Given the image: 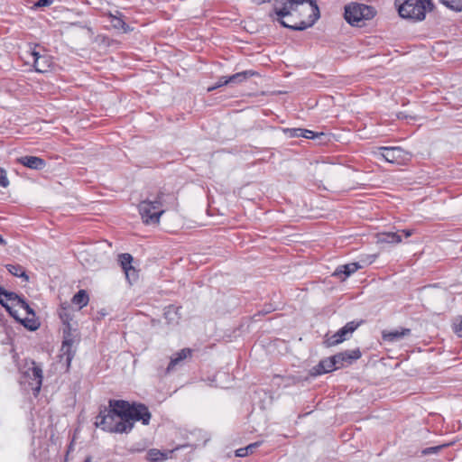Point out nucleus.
I'll return each mask as SVG.
<instances>
[{
    "instance_id": "nucleus-17",
    "label": "nucleus",
    "mask_w": 462,
    "mask_h": 462,
    "mask_svg": "<svg viewBox=\"0 0 462 462\" xmlns=\"http://www.w3.org/2000/svg\"><path fill=\"white\" fill-rule=\"evenodd\" d=\"M254 75H255L254 71L245 70V71L238 72L234 75L228 76L227 81H229V84H240Z\"/></svg>"
},
{
    "instance_id": "nucleus-22",
    "label": "nucleus",
    "mask_w": 462,
    "mask_h": 462,
    "mask_svg": "<svg viewBox=\"0 0 462 462\" xmlns=\"http://www.w3.org/2000/svg\"><path fill=\"white\" fill-rule=\"evenodd\" d=\"M380 241L383 243L399 244L402 242V237L398 233L387 232L381 235Z\"/></svg>"
},
{
    "instance_id": "nucleus-12",
    "label": "nucleus",
    "mask_w": 462,
    "mask_h": 462,
    "mask_svg": "<svg viewBox=\"0 0 462 462\" xmlns=\"http://www.w3.org/2000/svg\"><path fill=\"white\" fill-rule=\"evenodd\" d=\"M17 162L29 169L37 171L42 170L46 166V162L37 156H22L17 159Z\"/></svg>"
},
{
    "instance_id": "nucleus-6",
    "label": "nucleus",
    "mask_w": 462,
    "mask_h": 462,
    "mask_svg": "<svg viewBox=\"0 0 462 462\" xmlns=\"http://www.w3.org/2000/svg\"><path fill=\"white\" fill-rule=\"evenodd\" d=\"M23 378V383H27L32 391L33 395L37 396L42 384V369L32 362V366L29 367L24 372Z\"/></svg>"
},
{
    "instance_id": "nucleus-21",
    "label": "nucleus",
    "mask_w": 462,
    "mask_h": 462,
    "mask_svg": "<svg viewBox=\"0 0 462 462\" xmlns=\"http://www.w3.org/2000/svg\"><path fill=\"white\" fill-rule=\"evenodd\" d=\"M59 316L63 323L69 324V322L72 319L71 308L69 304L63 303L60 305L59 310Z\"/></svg>"
},
{
    "instance_id": "nucleus-4",
    "label": "nucleus",
    "mask_w": 462,
    "mask_h": 462,
    "mask_svg": "<svg viewBox=\"0 0 462 462\" xmlns=\"http://www.w3.org/2000/svg\"><path fill=\"white\" fill-rule=\"evenodd\" d=\"M165 194L160 191L153 199H145L138 205L139 213L145 224H159L162 215L165 212Z\"/></svg>"
},
{
    "instance_id": "nucleus-7",
    "label": "nucleus",
    "mask_w": 462,
    "mask_h": 462,
    "mask_svg": "<svg viewBox=\"0 0 462 462\" xmlns=\"http://www.w3.org/2000/svg\"><path fill=\"white\" fill-rule=\"evenodd\" d=\"M363 323L362 320L356 321L352 320L347 322L343 328H341L337 332L328 337L325 340V344L327 346H333L338 345L345 340H346L352 333Z\"/></svg>"
},
{
    "instance_id": "nucleus-18",
    "label": "nucleus",
    "mask_w": 462,
    "mask_h": 462,
    "mask_svg": "<svg viewBox=\"0 0 462 462\" xmlns=\"http://www.w3.org/2000/svg\"><path fill=\"white\" fill-rule=\"evenodd\" d=\"M179 308L173 305H170L165 308L164 317L169 323H178L180 319Z\"/></svg>"
},
{
    "instance_id": "nucleus-39",
    "label": "nucleus",
    "mask_w": 462,
    "mask_h": 462,
    "mask_svg": "<svg viewBox=\"0 0 462 462\" xmlns=\"http://www.w3.org/2000/svg\"><path fill=\"white\" fill-rule=\"evenodd\" d=\"M402 233L404 234V236L406 237H409L413 234V230L412 229H404V230H402Z\"/></svg>"
},
{
    "instance_id": "nucleus-24",
    "label": "nucleus",
    "mask_w": 462,
    "mask_h": 462,
    "mask_svg": "<svg viewBox=\"0 0 462 462\" xmlns=\"http://www.w3.org/2000/svg\"><path fill=\"white\" fill-rule=\"evenodd\" d=\"M118 260L120 265L124 271L129 269V267L133 266V256L130 254H121L118 256Z\"/></svg>"
},
{
    "instance_id": "nucleus-3",
    "label": "nucleus",
    "mask_w": 462,
    "mask_h": 462,
    "mask_svg": "<svg viewBox=\"0 0 462 462\" xmlns=\"http://www.w3.org/2000/svg\"><path fill=\"white\" fill-rule=\"evenodd\" d=\"M399 14L414 22L423 21L433 8L431 0H395Z\"/></svg>"
},
{
    "instance_id": "nucleus-16",
    "label": "nucleus",
    "mask_w": 462,
    "mask_h": 462,
    "mask_svg": "<svg viewBox=\"0 0 462 462\" xmlns=\"http://www.w3.org/2000/svg\"><path fill=\"white\" fill-rule=\"evenodd\" d=\"M411 334V329L409 328H401L388 331V332H383V338L385 341L388 342H396L402 339V337L409 336Z\"/></svg>"
},
{
    "instance_id": "nucleus-32",
    "label": "nucleus",
    "mask_w": 462,
    "mask_h": 462,
    "mask_svg": "<svg viewBox=\"0 0 462 462\" xmlns=\"http://www.w3.org/2000/svg\"><path fill=\"white\" fill-rule=\"evenodd\" d=\"M9 185V180L5 170L0 168V187L6 188Z\"/></svg>"
},
{
    "instance_id": "nucleus-31",
    "label": "nucleus",
    "mask_w": 462,
    "mask_h": 462,
    "mask_svg": "<svg viewBox=\"0 0 462 462\" xmlns=\"http://www.w3.org/2000/svg\"><path fill=\"white\" fill-rule=\"evenodd\" d=\"M229 84V81H227V77H221L218 81L217 82V84L213 87H210L208 88V91H213L222 86H225V85H227Z\"/></svg>"
},
{
    "instance_id": "nucleus-28",
    "label": "nucleus",
    "mask_w": 462,
    "mask_h": 462,
    "mask_svg": "<svg viewBox=\"0 0 462 462\" xmlns=\"http://www.w3.org/2000/svg\"><path fill=\"white\" fill-rule=\"evenodd\" d=\"M258 445L259 444L256 442V443L250 444L245 448H239L236 451V455L237 457H245L248 454V448H256L258 447Z\"/></svg>"
},
{
    "instance_id": "nucleus-41",
    "label": "nucleus",
    "mask_w": 462,
    "mask_h": 462,
    "mask_svg": "<svg viewBox=\"0 0 462 462\" xmlns=\"http://www.w3.org/2000/svg\"><path fill=\"white\" fill-rule=\"evenodd\" d=\"M84 462H92V458H91V457H86V459L84 460Z\"/></svg>"
},
{
    "instance_id": "nucleus-20",
    "label": "nucleus",
    "mask_w": 462,
    "mask_h": 462,
    "mask_svg": "<svg viewBox=\"0 0 462 462\" xmlns=\"http://www.w3.org/2000/svg\"><path fill=\"white\" fill-rule=\"evenodd\" d=\"M6 269L14 276L23 278L24 281L29 279L23 266L19 264H7Z\"/></svg>"
},
{
    "instance_id": "nucleus-30",
    "label": "nucleus",
    "mask_w": 462,
    "mask_h": 462,
    "mask_svg": "<svg viewBox=\"0 0 462 462\" xmlns=\"http://www.w3.org/2000/svg\"><path fill=\"white\" fill-rule=\"evenodd\" d=\"M16 306H18L21 309L24 310L28 314H31V313L33 314V311L31 309V307L29 306V304L23 298H20V300H18Z\"/></svg>"
},
{
    "instance_id": "nucleus-14",
    "label": "nucleus",
    "mask_w": 462,
    "mask_h": 462,
    "mask_svg": "<svg viewBox=\"0 0 462 462\" xmlns=\"http://www.w3.org/2000/svg\"><path fill=\"white\" fill-rule=\"evenodd\" d=\"M191 353V349L183 348L179 352L173 354L172 356L171 357V361L167 367V373L171 372L172 370L175 369L176 366L180 365L186 358L190 357Z\"/></svg>"
},
{
    "instance_id": "nucleus-19",
    "label": "nucleus",
    "mask_w": 462,
    "mask_h": 462,
    "mask_svg": "<svg viewBox=\"0 0 462 462\" xmlns=\"http://www.w3.org/2000/svg\"><path fill=\"white\" fill-rule=\"evenodd\" d=\"M72 303L78 305L79 309L85 307L88 303V295L86 291L79 290L72 298Z\"/></svg>"
},
{
    "instance_id": "nucleus-10",
    "label": "nucleus",
    "mask_w": 462,
    "mask_h": 462,
    "mask_svg": "<svg viewBox=\"0 0 462 462\" xmlns=\"http://www.w3.org/2000/svg\"><path fill=\"white\" fill-rule=\"evenodd\" d=\"M20 298L21 297L15 292L8 291L0 285V304L16 319H19V318L16 312L13 310L12 307L8 305V301L16 305Z\"/></svg>"
},
{
    "instance_id": "nucleus-8",
    "label": "nucleus",
    "mask_w": 462,
    "mask_h": 462,
    "mask_svg": "<svg viewBox=\"0 0 462 462\" xmlns=\"http://www.w3.org/2000/svg\"><path fill=\"white\" fill-rule=\"evenodd\" d=\"M380 155L388 162L402 164L409 160L410 154L401 147H381Z\"/></svg>"
},
{
    "instance_id": "nucleus-38",
    "label": "nucleus",
    "mask_w": 462,
    "mask_h": 462,
    "mask_svg": "<svg viewBox=\"0 0 462 462\" xmlns=\"http://www.w3.org/2000/svg\"><path fill=\"white\" fill-rule=\"evenodd\" d=\"M52 4V0H39L36 4L38 7L48 6Z\"/></svg>"
},
{
    "instance_id": "nucleus-33",
    "label": "nucleus",
    "mask_w": 462,
    "mask_h": 462,
    "mask_svg": "<svg viewBox=\"0 0 462 462\" xmlns=\"http://www.w3.org/2000/svg\"><path fill=\"white\" fill-rule=\"evenodd\" d=\"M287 132L290 133V136L291 137H302L301 128L288 129Z\"/></svg>"
},
{
    "instance_id": "nucleus-15",
    "label": "nucleus",
    "mask_w": 462,
    "mask_h": 462,
    "mask_svg": "<svg viewBox=\"0 0 462 462\" xmlns=\"http://www.w3.org/2000/svg\"><path fill=\"white\" fill-rule=\"evenodd\" d=\"M336 356H340L341 357L338 359V364L341 368L352 364L353 361L359 359L361 357V352L358 348H356L352 350H346L344 352H340Z\"/></svg>"
},
{
    "instance_id": "nucleus-23",
    "label": "nucleus",
    "mask_w": 462,
    "mask_h": 462,
    "mask_svg": "<svg viewBox=\"0 0 462 462\" xmlns=\"http://www.w3.org/2000/svg\"><path fill=\"white\" fill-rule=\"evenodd\" d=\"M147 458L152 462H160L166 459V455L158 449H150L147 453Z\"/></svg>"
},
{
    "instance_id": "nucleus-29",
    "label": "nucleus",
    "mask_w": 462,
    "mask_h": 462,
    "mask_svg": "<svg viewBox=\"0 0 462 462\" xmlns=\"http://www.w3.org/2000/svg\"><path fill=\"white\" fill-rule=\"evenodd\" d=\"M113 26L116 29H122L124 32H126V28L128 27L126 23L121 19L117 17H114L112 20Z\"/></svg>"
},
{
    "instance_id": "nucleus-13",
    "label": "nucleus",
    "mask_w": 462,
    "mask_h": 462,
    "mask_svg": "<svg viewBox=\"0 0 462 462\" xmlns=\"http://www.w3.org/2000/svg\"><path fill=\"white\" fill-rule=\"evenodd\" d=\"M360 268L361 265L358 263H350L339 265L333 273V276L340 278L341 280L344 281Z\"/></svg>"
},
{
    "instance_id": "nucleus-11",
    "label": "nucleus",
    "mask_w": 462,
    "mask_h": 462,
    "mask_svg": "<svg viewBox=\"0 0 462 462\" xmlns=\"http://www.w3.org/2000/svg\"><path fill=\"white\" fill-rule=\"evenodd\" d=\"M339 358H341L340 356L335 355L333 356L321 360L319 363V365L315 367L316 374H326L340 368L338 364Z\"/></svg>"
},
{
    "instance_id": "nucleus-5",
    "label": "nucleus",
    "mask_w": 462,
    "mask_h": 462,
    "mask_svg": "<svg viewBox=\"0 0 462 462\" xmlns=\"http://www.w3.org/2000/svg\"><path fill=\"white\" fill-rule=\"evenodd\" d=\"M375 14L373 7L362 4H350L345 7V19L354 26H360L365 20L372 19Z\"/></svg>"
},
{
    "instance_id": "nucleus-35",
    "label": "nucleus",
    "mask_w": 462,
    "mask_h": 462,
    "mask_svg": "<svg viewBox=\"0 0 462 462\" xmlns=\"http://www.w3.org/2000/svg\"><path fill=\"white\" fill-rule=\"evenodd\" d=\"M317 136V134L310 130L302 129V137L307 139H313Z\"/></svg>"
},
{
    "instance_id": "nucleus-37",
    "label": "nucleus",
    "mask_w": 462,
    "mask_h": 462,
    "mask_svg": "<svg viewBox=\"0 0 462 462\" xmlns=\"http://www.w3.org/2000/svg\"><path fill=\"white\" fill-rule=\"evenodd\" d=\"M454 331L458 337H462V318L460 319L459 323L455 325Z\"/></svg>"
},
{
    "instance_id": "nucleus-27",
    "label": "nucleus",
    "mask_w": 462,
    "mask_h": 462,
    "mask_svg": "<svg viewBox=\"0 0 462 462\" xmlns=\"http://www.w3.org/2000/svg\"><path fill=\"white\" fill-rule=\"evenodd\" d=\"M70 347H71L70 343L68 340H65L62 344L61 350L67 356V361L69 364L70 363V361L73 357V355L70 353Z\"/></svg>"
},
{
    "instance_id": "nucleus-25",
    "label": "nucleus",
    "mask_w": 462,
    "mask_h": 462,
    "mask_svg": "<svg viewBox=\"0 0 462 462\" xmlns=\"http://www.w3.org/2000/svg\"><path fill=\"white\" fill-rule=\"evenodd\" d=\"M448 8L461 12L462 11V0H439Z\"/></svg>"
},
{
    "instance_id": "nucleus-9",
    "label": "nucleus",
    "mask_w": 462,
    "mask_h": 462,
    "mask_svg": "<svg viewBox=\"0 0 462 462\" xmlns=\"http://www.w3.org/2000/svg\"><path fill=\"white\" fill-rule=\"evenodd\" d=\"M31 55L33 59V66L37 72L45 73L51 68L53 60L50 55L46 53L42 54L37 51L35 48L32 49Z\"/></svg>"
},
{
    "instance_id": "nucleus-2",
    "label": "nucleus",
    "mask_w": 462,
    "mask_h": 462,
    "mask_svg": "<svg viewBox=\"0 0 462 462\" xmlns=\"http://www.w3.org/2000/svg\"><path fill=\"white\" fill-rule=\"evenodd\" d=\"M273 11L280 23L294 31L311 27L319 18V9L313 0H276Z\"/></svg>"
},
{
    "instance_id": "nucleus-26",
    "label": "nucleus",
    "mask_w": 462,
    "mask_h": 462,
    "mask_svg": "<svg viewBox=\"0 0 462 462\" xmlns=\"http://www.w3.org/2000/svg\"><path fill=\"white\" fill-rule=\"evenodd\" d=\"M124 272H125V277L129 282H134L137 280L138 273L133 266L129 267V269H127Z\"/></svg>"
},
{
    "instance_id": "nucleus-34",
    "label": "nucleus",
    "mask_w": 462,
    "mask_h": 462,
    "mask_svg": "<svg viewBox=\"0 0 462 462\" xmlns=\"http://www.w3.org/2000/svg\"><path fill=\"white\" fill-rule=\"evenodd\" d=\"M440 448H441L440 446L426 448L422 450L421 453H422V455H430V454L437 453Z\"/></svg>"
},
{
    "instance_id": "nucleus-42",
    "label": "nucleus",
    "mask_w": 462,
    "mask_h": 462,
    "mask_svg": "<svg viewBox=\"0 0 462 462\" xmlns=\"http://www.w3.org/2000/svg\"><path fill=\"white\" fill-rule=\"evenodd\" d=\"M254 448H248V453H249V452H250V453H253V452H254Z\"/></svg>"
},
{
    "instance_id": "nucleus-40",
    "label": "nucleus",
    "mask_w": 462,
    "mask_h": 462,
    "mask_svg": "<svg viewBox=\"0 0 462 462\" xmlns=\"http://www.w3.org/2000/svg\"><path fill=\"white\" fill-rule=\"evenodd\" d=\"M0 245H5V239L2 237V236L0 235Z\"/></svg>"
},
{
    "instance_id": "nucleus-1",
    "label": "nucleus",
    "mask_w": 462,
    "mask_h": 462,
    "mask_svg": "<svg viewBox=\"0 0 462 462\" xmlns=\"http://www.w3.org/2000/svg\"><path fill=\"white\" fill-rule=\"evenodd\" d=\"M150 420L151 412L144 404L112 400L109 402V409L100 411L96 417L95 425L111 433H128L135 421L141 420L143 425H148Z\"/></svg>"
},
{
    "instance_id": "nucleus-36",
    "label": "nucleus",
    "mask_w": 462,
    "mask_h": 462,
    "mask_svg": "<svg viewBox=\"0 0 462 462\" xmlns=\"http://www.w3.org/2000/svg\"><path fill=\"white\" fill-rule=\"evenodd\" d=\"M21 322L27 328H29L31 330H34L38 328V324L34 320H28V323L26 321L21 320Z\"/></svg>"
}]
</instances>
